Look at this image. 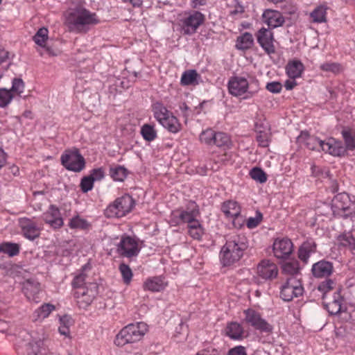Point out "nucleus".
I'll list each match as a JSON object with an SVG mask.
<instances>
[{
  "label": "nucleus",
  "instance_id": "nucleus-1",
  "mask_svg": "<svg viewBox=\"0 0 355 355\" xmlns=\"http://www.w3.org/2000/svg\"><path fill=\"white\" fill-rule=\"evenodd\" d=\"M99 22L95 12L82 6L69 8L64 13V24L72 33H86Z\"/></svg>",
  "mask_w": 355,
  "mask_h": 355
},
{
  "label": "nucleus",
  "instance_id": "nucleus-2",
  "mask_svg": "<svg viewBox=\"0 0 355 355\" xmlns=\"http://www.w3.org/2000/svg\"><path fill=\"white\" fill-rule=\"evenodd\" d=\"M248 248L247 238L244 235L230 236L220 250V260L224 266H229L239 261L243 251Z\"/></svg>",
  "mask_w": 355,
  "mask_h": 355
},
{
  "label": "nucleus",
  "instance_id": "nucleus-3",
  "mask_svg": "<svg viewBox=\"0 0 355 355\" xmlns=\"http://www.w3.org/2000/svg\"><path fill=\"white\" fill-rule=\"evenodd\" d=\"M227 88L231 95L236 97L245 95L243 98L248 99L257 93L259 83L255 78L249 75H247V77L234 76L230 78Z\"/></svg>",
  "mask_w": 355,
  "mask_h": 355
},
{
  "label": "nucleus",
  "instance_id": "nucleus-4",
  "mask_svg": "<svg viewBox=\"0 0 355 355\" xmlns=\"http://www.w3.org/2000/svg\"><path fill=\"white\" fill-rule=\"evenodd\" d=\"M152 111L157 121L171 133H178L181 130L178 119L161 102L152 104Z\"/></svg>",
  "mask_w": 355,
  "mask_h": 355
},
{
  "label": "nucleus",
  "instance_id": "nucleus-5",
  "mask_svg": "<svg viewBox=\"0 0 355 355\" xmlns=\"http://www.w3.org/2000/svg\"><path fill=\"white\" fill-rule=\"evenodd\" d=\"M148 331V326L144 322L130 324L122 329L116 335L114 343L117 346H123L140 340Z\"/></svg>",
  "mask_w": 355,
  "mask_h": 355
},
{
  "label": "nucleus",
  "instance_id": "nucleus-6",
  "mask_svg": "<svg viewBox=\"0 0 355 355\" xmlns=\"http://www.w3.org/2000/svg\"><path fill=\"white\" fill-rule=\"evenodd\" d=\"M135 206V200L129 195L116 198L105 209L104 214L108 218H119L130 213Z\"/></svg>",
  "mask_w": 355,
  "mask_h": 355
},
{
  "label": "nucleus",
  "instance_id": "nucleus-7",
  "mask_svg": "<svg viewBox=\"0 0 355 355\" xmlns=\"http://www.w3.org/2000/svg\"><path fill=\"white\" fill-rule=\"evenodd\" d=\"M205 15L199 11L192 10L185 12L180 19L179 26L184 35H191L204 23Z\"/></svg>",
  "mask_w": 355,
  "mask_h": 355
},
{
  "label": "nucleus",
  "instance_id": "nucleus-8",
  "mask_svg": "<svg viewBox=\"0 0 355 355\" xmlns=\"http://www.w3.org/2000/svg\"><path fill=\"white\" fill-rule=\"evenodd\" d=\"M60 160L65 168L73 172H80L85 166V158L76 148L65 150Z\"/></svg>",
  "mask_w": 355,
  "mask_h": 355
},
{
  "label": "nucleus",
  "instance_id": "nucleus-9",
  "mask_svg": "<svg viewBox=\"0 0 355 355\" xmlns=\"http://www.w3.org/2000/svg\"><path fill=\"white\" fill-rule=\"evenodd\" d=\"M304 288L301 282L292 276L287 279L280 287V297L286 302L291 301L294 297L302 295Z\"/></svg>",
  "mask_w": 355,
  "mask_h": 355
},
{
  "label": "nucleus",
  "instance_id": "nucleus-10",
  "mask_svg": "<svg viewBox=\"0 0 355 355\" xmlns=\"http://www.w3.org/2000/svg\"><path fill=\"white\" fill-rule=\"evenodd\" d=\"M177 224L187 223L188 225L198 221L197 217L200 215L198 206L193 201H190L185 209L177 210L173 213Z\"/></svg>",
  "mask_w": 355,
  "mask_h": 355
},
{
  "label": "nucleus",
  "instance_id": "nucleus-11",
  "mask_svg": "<svg viewBox=\"0 0 355 355\" xmlns=\"http://www.w3.org/2000/svg\"><path fill=\"white\" fill-rule=\"evenodd\" d=\"M98 294V285L96 283H89L87 286L80 288L74 293L77 304L80 309H86L93 302Z\"/></svg>",
  "mask_w": 355,
  "mask_h": 355
},
{
  "label": "nucleus",
  "instance_id": "nucleus-12",
  "mask_svg": "<svg viewBox=\"0 0 355 355\" xmlns=\"http://www.w3.org/2000/svg\"><path fill=\"white\" fill-rule=\"evenodd\" d=\"M244 322L252 327L256 330L263 332H270L272 331V326L268 323L261 314L252 309H248L244 311Z\"/></svg>",
  "mask_w": 355,
  "mask_h": 355
},
{
  "label": "nucleus",
  "instance_id": "nucleus-13",
  "mask_svg": "<svg viewBox=\"0 0 355 355\" xmlns=\"http://www.w3.org/2000/svg\"><path fill=\"white\" fill-rule=\"evenodd\" d=\"M350 200L346 193L337 194L332 200L331 210L333 214L338 217H345L349 214Z\"/></svg>",
  "mask_w": 355,
  "mask_h": 355
},
{
  "label": "nucleus",
  "instance_id": "nucleus-14",
  "mask_svg": "<svg viewBox=\"0 0 355 355\" xmlns=\"http://www.w3.org/2000/svg\"><path fill=\"white\" fill-rule=\"evenodd\" d=\"M117 252L128 258L137 256L139 252V248L137 241L131 236H123L117 245Z\"/></svg>",
  "mask_w": 355,
  "mask_h": 355
},
{
  "label": "nucleus",
  "instance_id": "nucleus-15",
  "mask_svg": "<svg viewBox=\"0 0 355 355\" xmlns=\"http://www.w3.org/2000/svg\"><path fill=\"white\" fill-rule=\"evenodd\" d=\"M19 226L23 236L30 241H33L40 235L42 227L34 220L23 218L19 220Z\"/></svg>",
  "mask_w": 355,
  "mask_h": 355
},
{
  "label": "nucleus",
  "instance_id": "nucleus-16",
  "mask_svg": "<svg viewBox=\"0 0 355 355\" xmlns=\"http://www.w3.org/2000/svg\"><path fill=\"white\" fill-rule=\"evenodd\" d=\"M293 245L292 241L288 239H277L272 245V251L274 256L279 259H287L292 253Z\"/></svg>",
  "mask_w": 355,
  "mask_h": 355
},
{
  "label": "nucleus",
  "instance_id": "nucleus-17",
  "mask_svg": "<svg viewBox=\"0 0 355 355\" xmlns=\"http://www.w3.org/2000/svg\"><path fill=\"white\" fill-rule=\"evenodd\" d=\"M42 219L54 229L60 228L64 224L59 209L53 205L42 214Z\"/></svg>",
  "mask_w": 355,
  "mask_h": 355
},
{
  "label": "nucleus",
  "instance_id": "nucleus-18",
  "mask_svg": "<svg viewBox=\"0 0 355 355\" xmlns=\"http://www.w3.org/2000/svg\"><path fill=\"white\" fill-rule=\"evenodd\" d=\"M334 271L333 263L322 259L312 265L311 273L315 278H328Z\"/></svg>",
  "mask_w": 355,
  "mask_h": 355
},
{
  "label": "nucleus",
  "instance_id": "nucleus-19",
  "mask_svg": "<svg viewBox=\"0 0 355 355\" xmlns=\"http://www.w3.org/2000/svg\"><path fill=\"white\" fill-rule=\"evenodd\" d=\"M257 42L268 54L275 53L273 33L270 30L261 28L257 33Z\"/></svg>",
  "mask_w": 355,
  "mask_h": 355
},
{
  "label": "nucleus",
  "instance_id": "nucleus-20",
  "mask_svg": "<svg viewBox=\"0 0 355 355\" xmlns=\"http://www.w3.org/2000/svg\"><path fill=\"white\" fill-rule=\"evenodd\" d=\"M320 150L333 156H342L345 153V148L342 142L334 138L322 141V143L320 144Z\"/></svg>",
  "mask_w": 355,
  "mask_h": 355
},
{
  "label": "nucleus",
  "instance_id": "nucleus-21",
  "mask_svg": "<svg viewBox=\"0 0 355 355\" xmlns=\"http://www.w3.org/2000/svg\"><path fill=\"white\" fill-rule=\"evenodd\" d=\"M262 19L270 28L280 27L285 22V19L282 14L279 11L272 9L264 10L262 14Z\"/></svg>",
  "mask_w": 355,
  "mask_h": 355
},
{
  "label": "nucleus",
  "instance_id": "nucleus-22",
  "mask_svg": "<svg viewBox=\"0 0 355 355\" xmlns=\"http://www.w3.org/2000/svg\"><path fill=\"white\" fill-rule=\"evenodd\" d=\"M257 273L263 279H272L278 274L277 266L269 260H263L257 266Z\"/></svg>",
  "mask_w": 355,
  "mask_h": 355
},
{
  "label": "nucleus",
  "instance_id": "nucleus-23",
  "mask_svg": "<svg viewBox=\"0 0 355 355\" xmlns=\"http://www.w3.org/2000/svg\"><path fill=\"white\" fill-rule=\"evenodd\" d=\"M167 285L168 283L164 277L162 276H155L147 278L143 284V288L145 291L156 293L163 291Z\"/></svg>",
  "mask_w": 355,
  "mask_h": 355
},
{
  "label": "nucleus",
  "instance_id": "nucleus-24",
  "mask_svg": "<svg viewBox=\"0 0 355 355\" xmlns=\"http://www.w3.org/2000/svg\"><path fill=\"white\" fill-rule=\"evenodd\" d=\"M297 141L300 145H304L309 150L317 151H320V144L322 143V140L309 135L307 132H302L297 137Z\"/></svg>",
  "mask_w": 355,
  "mask_h": 355
},
{
  "label": "nucleus",
  "instance_id": "nucleus-25",
  "mask_svg": "<svg viewBox=\"0 0 355 355\" xmlns=\"http://www.w3.org/2000/svg\"><path fill=\"white\" fill-rule=\"evenodd\" d=\"M316 251V243L315 241L310 239H307L302 243L298 250V258L306 263L309 261L310 256L315 253Z\"/></svg>",
  "mask_w": 355,
  "mask_h": 355
},
{
  "label": "nucleus",
  "instance_id": "nucleus-26",
  "mask_svg": "<svg viewBox=\"0 0 355 355\" xmlns=\"http://www.w3.org/2000/svg\"><path fill=\"white\" fill-rule=\"evenodd\" d=\"M23 292L29 300L37 302L40 292V284L35 280L27 279L24 282Z\"/></svg>",
  "mask_w": 355,
  "mask_h": 355
},
{
  "label": "nucleus",
  "instance_id": "nucleus-27",
  "mask_svg": "<svg viewBox=\"0 0 355 355\" xmlns=\"http://www.w3.org/2000/svg\"><path fill=\"white\" fill-rule=\"evenodd\" d=\"M221 209L227 218H234L233 224L235 227H237L235 220L241 214L239 205L236 201H226L223 202Z\"/></svg>",
  "mask_w": 355,
  "mask_h": 355
},
{
  "label": "nucleus",
  "instance_id": "nucleus-28",
  "mask_svg": "<svg viewBox=\"0 0 355 355\" xmlns=\"http://www.w3.org/2000/svg\"><path fill=\"white\" fill-rule=\"evenodd\" d=\"M55 309L53 304L50 303H44L38 309H35L32 315V320L33 322H42Z\"/></svg>",
  "mask_w": 355,
  "mask_h": 355
},
{
  "label": "nucleus",
  "instance_id": "nucleus-29",
  "mask_svg": "<svg viewBox=\"0 0 355 355\" xmlns=\"http://www.w3.org/2000/svg\"><path fill=\"white\" fill-rule=\"evenodd\" d=\"M304 70V67L303 63L298 60L288 62L286 67V74L291 79L300 77Z\"/></svg>",
  "mask_w": 355,
  "mask_h": 355
},
{
  "label": "nucleus",
  "instance_id": "nucleus-30",
  "mask_svg": "<svg viewBox=\"0 0 355 355\" xmlns=\"http://www.w3.org/2000/svg\"><path fill=\"white\" fill-rule=\"evenodd\" d=\"M225 331L226 335L232 340H241L244 338L243 328L236 322L228 323Z\"/></svg>",
  "mask_w": 355,
  "mask_h": 355
},
{
  "label": "nucleus",
  "instance_id": "nucleus-31",
  "mask_svg": "<svg viewBox=\"0 0 355 355\" xmlns=\"http://www.w3.org/2000/svg\"><path fill=\"white\" fill-rule=\"evenodd\" d=\"M328 7L326 5L316 6L310 13V17L313 23L321 24L327 21Z\"/></svg>",
  "mask_w": 355,
  "mask_h": 355
},
{
  "label": "nucleus",
  "instance_id": "nucleus-32",
  "mask_svg": "<svg viewBox=\"0 0 355 355\" xmlns=\"http://www.w3.org/2000/svg\"><path fill=\"white\" fill-rule=\"evenodd\" d=\"M253 44L254 38L252 35L245 32L237 37L236 48L239 50L245 51L250 49Z\"/></svg>",
  "mask_w": 355,
  "mask_h": 355
},
{
  "label": "nucleus",
  "instance_id": "nucleus-33",
  "mask_svg": "<svg viewBox=\"0 0 355 355\" xmlns=\"http://www.w3.org/2000/svg\"><path fill=\"white\" fill-rule=\"evenodd\" d=\"M343 299L338 293H335L331 302L324 304L331 315H336L342 311Z\"/></svg>",
  "mask_w": 355,
  "mask_h": 355
},
{
  "label": "nucleus",
  "instance_id": "nucleus-34",
  "mask_svg": "<svg viewBox=\"0 0 355 355\" xmlns=\"http://www.w3.org/2000/svg\"><path fill=\"white\" fill-rule=\"evenodd\" d=\"M109 172L114 181L123 182L128 175V170L124 166L117 164L111 166Z\"/></svg>",
  "mask_w": 355,
  "mask_h": 355
},
{
  "label": "nucleus",
  "instance_id": "nucleus-35",
  "mask_svg": "<svg viewBox=\"0 0 355 355\" xmlns=\"http://www.w3.org/2000/svg\"><path fill=\"white\" fill-rule=\"evenodd\" d=\"M225 149L230 148L232 145V141L230 136L223 132H216L213 141V146Z\"/></svg>",
  "mask_w": 355,
  "mask_h": 355
},
{
  "label": "nucleus",
  "instance_id": "nucleus-36",
  "mask_svg": "<svg viewBox=\"0 0 355 355\" xmlns=\"http://www.w3.org/2000/svg\"><path fill=\"white\" fill-rule=\"evenodd\" d=\"M20 245L17 243L5 242L0 245V252L6 254L10 257L17 256L19 253Z\"/></svg>",
  "mask_w": 355,
  "mask_h": 355
},
{
  "label": "nucleus",
  "instance_id": "nucleus-37",
  "mask_svg": "<svg viewBox=\"0 0 355 355\" xmlns=\"http://www.w3.org/2000/svg\"><path fill=\"white\" fill-rule=\"evenodd\" d=\"M140 132L143 138L147 141H153L157 137L155 125L148 123H145L141 126Z\"/></svg>",
  "mask_w": 355,
  "mask_h": 355
},
{
  "label": "nucleus",
  "instance_id": "nucleus-38",
  "mask_svg": "<svg viewBox=\"0 0 355 355\" xmlns=\"http://www.w3.org/2000/svg\"><path fill=\"white\" fill-rule=\"evenodd\" d=\"M89 223L79 215L73 216L69 222V227L71 229L87 230L89 227Z\"/></svg>",
  "mask_w": 355,
  "mask_h": 355
},
{
  "label": "nucleus",
  "instance_id": "nucleus-39",
  "mask_svg": "<svg viewBox=\"0 0 355 355\" xmlns=\"http://www.w3.org/2000/svg\"><path fill=\"white\" fill-rule=\"evenodd\" d=\"M199 76L196 70L184 71L181 77L180 83L182 85H191L198 83L197 78Z\"/></svg>",
  "mask_w": 355,
  "mask_h": 355
},
{
  "label": "nucleus",
  "instance_id": "nucleus-40",
  "mask_svg": "<svg viewBox=\"0 0 355 355\" xmlns=\"http://www.w3.org/2000/svg\"><path fill=\"white\" fill-rule=\"evenodd\" d=\"M60 326L58 328L59 333L61 335L68 336L69 334V327L72 324V319L68 315L60 317Z\"/></svg>",
  "mask_w": 355,
  "mask_h": 355
},
{
  "label": "nucleus",
  "instance_id": "nucleus-41",
  "mask_svg": "<svg viewBox=\"0 0 355 355\" xmlns=\"http://www.w3.org/2000/svg\"><path fill=\"white\" fill-rule=\"evenodd\" d=\"M342 135L345 143V151L347 150H352L355 148V134L351 130H343Z\"/></svg>",
  "mask_w": 355,
  "mask_h": 355
},
{
  "label": "nucleus",
  "instance_id": "nucleus-42",
  "mask_svg": "<svg viewBox=\"0 0 355 355\" xmlns=\"http://www.w3.org/2000/svg\"><path fill=\"white\" fill-rule=\"evenodd\" d=\"M188 233L193 239L200 240L204 234L203 228L199 221L188 225Z\"/></svg>",
  "mask_w": 355,
  "mask_h": 355
},
{
  "label": "nucleus",
  "instance_id": "nucleus-43",
  "mask_svg": "<svg viewBox=\"0 0 355 355\" xmlns=\"http://www.w3.org/2000/svg\"><path fill=\"white\" fill-rule=\"evenodd\" d=\"M215 135L216 132L213 129L207 128L200 133L199 139L201 143L207 146H213Z\"/></svg>",
  "mask_w": 355,
  "mask_h": 355
},
{
  "label": "nucleus",
  "instance_id": "nucleus-44",
  "mask_svg": "<svg viewBox=\"0 0 355 355\" xmlns=\"http://www.w3.org/2000/svg\"><path fill=\"white\" fill-rule=\"evenodd\" d=\"M48 30L42 27L40 28L33 36V41L39 46L44 47L48 39Z\"/></svg>",
  "mask_w": 355,
  "mask_h": 355
},
{
  "label": "nucleus",
  "instance_id": "nucleus-45",
  "mask_svg": "<svg viewBox=\"0 0 355 355\" xmlns=\"http://www.w3.org/2000/svg\"><path fill=\"white\" fill-rule=\"evenodd\" d=\"M12 91L6 88H0V107H6L12 101Z\"/></svg>",
  "mask_w": 355,
  "mask_h": 355
},
{
  "label": "nucleus",
  "instance_id": "nucleus-46",
  "mask_svg": "<svg viewBox=\"0 0 355 355\" xmlns=\"http://www.w3.org/2000/svg\"><path fill=\"white\" fill-rule=\"evenodd\" d=\"M89 268L90 267L88 264H85L82 267L83 271L76 275L72 282V285L74 288H78L79 289L83 288L82 286L85 284L87 277V275L84 271Z\"/></svg>",
  "mask_w": 355,
  "mask_h": 355
},
{
  "label": "nucleus",
  "instance_id": "nucleus-47",
  "mask_svg": "<svg viewBox=\"0 0 355 355\" xmlns=\"http://www.w3.org/2000/svg\"><path fill=\"white\" fill-rule=\"evenodd\" d=\"M119 269L121 274L123 282L126 284H129L133 276L131 268L128 265L122 263L119 265Z\"/></svg>",
  "mask_w": 355,
  "mask_h": 355
},
{
  "label": "nucleus",
  "instance_id": "nucleus-48",
  "mask_svg": "<svg viewBox=\"0 0 355 355\" xmlns=\"http://www.w3.org/2000/svg\"><path fill=\"white\" fill-rule=\"evenodd\" d=\"M252 179L259 182L264 183L267 181V176L265 172L260 168L254 167L250 171Z\"/></svg>",
  "mask_w": 355,
  "mask_h": 355
},
{
  "label": "nucleus",
  "instance_id": "nucleus-49",
  "mask_svg": "<svg viewBox=\"0 0 355 355\" xmlns=\"http://www.w3.org/2000/svg\"><path fill=\"white\" fill-rule=\"evenodd\" d=\"M339 241L343 246L348 248L350 250H354L355 239L349 232L341 235Z\"/></svg>",
  "mask_w": 355,
  "mask_h": 355
},
{
  "label": "nucleus",
  "instance_id": "nucleus-50",
  "mask_svg": "<svg viewBox=\"0 0 355 355\" xmlns=\"http://www.w3.org/2000/svg\"><path fill=\"white\" fill-rule=\"evenodd\" d=\"M282 270L284 273L288 275H295L299 272L300 267L297 261H290L285 263L282 266Z\"/></svg>",
  "mask_w": 355,
  "mask_h": 355
},
{
  "label": "nucleus",
  "instance_id": "nucleus-51",
  "mask_svg": "<svg viewBox=\"0 0 355 355\" xmlns=\"http://www.w3.org/2000/svg\"><path fill=\"white\" fill-rule=\"evenodd\" d=\"M320 69L324 71L338 73L342 71V67L337 62H325L320 65Z\"/></svg>",
  "mask_w": 355,
  "mask_h": 355
},
{
  "label": "nucleus",
  "instance_id": "nucleus-52",
  "mask_svg": "<svg viewBox=\"0 0 355 355\" xmlns=\"http://www.w3.org/2000/svg\"><path fill=\"white\" fill-rule=\"evenodd\" d=\"M25 85L22 79L14 78L12 81V87L10 91H12V94L14 96L15 94L21 95L24 92Z\"/></svg>",
  "mask_w": 355,
  "mask_h": 355
},
{
  "label": "nucleus",
  "instance_id": "nucleus-53",
  "mask_svg": "<svg viewBox=\"0 0 355 355\" xmlns=\"http://www.w3.org/2000/svg\"><path fill=\"white\" fill-rule=\"evenodd\" d=\"M262 218V214L259 211H257L256 216L254 217H250L247 220L246 225L249 229L255 228L261 222Z\"/></svg>",
  "mask_w": 355,
  "mask_h": 355
},
{
  "label": "nucleus",
  "instance_id": "nucleus-54",
  "mask_svg": "<svg viewBox=\"0 0 355 355\" xmlns=\"http://www.w3.org/2000/svg\"><path fill=\"white\" fill-rule=\"evenodd\" d=\"M94 181L89 176H85L82 178L80 184L81 191L83 193H87L91 191L94 187Z\"/></svg>",
  "mask_w": 355,
  "mask_h": 355
},
{
  "label": "nucleus",
  "instance_id": "nucleus-55",
  "mask_svg": "<svg viewBox=\"0 0 355 355\" xmlns=\"http://www.w3.org/2000/svg\"><path fill=\"white\" fill-rule=\"evenodd\" d=\"M336 285L335 282L331 279H327L318 285V290L324 293L331 291Z\"/></svg>",
  "mask_w": 355,
  "mask_h": 355
},
{
  "label": "nucleus",
  "instance_id": "nucleus-56",
  "mask_svg": "<svg viewBox=\"0 0 355 355\" xmlns=\"http://www.w3.org/2000/svg\"><path fill=\"white\" fill-rule=\"evenodd\" d=\"M234 8L230 11V15L234 17H240L245 11L244 7L238 0H234Z\"/></svg>",
  "mask_w": 355,
  "mask_h": 355
},
{
  "label": "nucleus",
  "instance_id": "nucleus-57",
  "mask_svg": "<svg viewBox=\"0 0 355 355\" xmlns=\"http://www.w3.org/2000/svg\"><path fill=\"white\" fill-rule=\"evenodd\" d=\"M88 176L92 178L94 182L100 181L104 178L105 172L103 168H94L91 171Z\"/></svg>",
  "mask_w": 355,
  "mask_h": 355
},
{
  "label": "nucleus",
  "instance_id": "nucleus-58",
  "mask_svg": "<svg viewBox=\"0 0 355 355\" xmlns=\"http://www.w3.org/2000/svg\"><path fill=\"white\" fill-rule=\"evenodd\" d=\"M266 88L271 93L278 94L282 91V85L279 82L272 81L267 83Z\"/></svg>",
  "mask_w": 355,
  "mask_h": 355
},
{
  "label": "nucleus",
  "instance_id": "nucleus-59",
  "mask_svg": "<svg viewBox=\"0 0 355 355\" xmlns=\"http://www.w3.org/2000/svg\"><path fill=\"white\" fill-rule=\"evenodd\" d=\"M256 139L259 145L261 147H267L269 145V137L266 132H259Z\"/></svg>",
  "mask_w": 355,
  "mask_h": 355
},
{
  "label": "nucleus",
  "instance_id": "nucleus-60",
  "mask_svg": "<svg viewBox=\"0 0 355 355\" xmlns=\"http://www.w3.org/2000/svg\"><path fill=\"white\" fill-rule=\"evenodd\" d=\"M227 355H248L246 348L241 345H238L234 347L231 348L228 352Z\"/></svg>",
  "mask_w": 355,
  "mask_h": 355
},
{
  "label": "nucleus",
  "instance_id": "nucleus-61",
  "mask_svg": "<svg viewBox=\"0 0 355 355\" xmlns=\"http://www.w3.org/2000/svg\"><path fill=\"white\" fill-rule=\"evenodd\" d=\"M196 355H220V353L216 349L212 347H208L200 350Z\"/></svg>",
  "mask_w": 355,
  "mask_h": 355
},
{
  "label": "nucleus",
  "instance_id": "nucleus-62",
  "mask_svg": "<svg viewBox=\"0 0 355 355\" xmlns=\"http://www.w3.org/2000/svg\"><path fill=\"white\" fill-rule=\"evenodd\" d=\"M8 60V52L0 49V67L3 63L7 62Z\"/></svg>",
  "mask_w": 355,
  "mask_h": 355
},
{
  "label": "nucleus",
  "instance_id": "nucleus-63",
  "mask_svg": "<svg viewBox=\"0 0 355 355\" xmlns=\"http://www.w3.org/2000/svg\"><path fill=\"white\" fill-rule=\"evenodd\" d=\"M206 0H191V6L193 8H198L200 6L206 5Z\"/></svg>",
  "mask_w": 355,
  "mask_h": 355
},
{
  "label": "nucleus",
  "instance_id": "nucleus-64",
  "mask_svg": "<svg viewBox=\"0 0 355 355\" xmlns=\"http://www.w3.org/2000/svg\"><path fill=\"white\" fill-rule=\"evenodd\" d=\"M297 85L295 79L287 80L284 83V87L287 90L293 89Z\"/></svg>",
  "mask_w": 355,
  "mask_h": 355
}]
</instances>
